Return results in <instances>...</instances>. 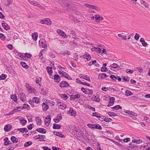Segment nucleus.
<instances>
[{"label": "nucleus", "instance_id": "nucleus-22", "mask_svg": "<svg viewBox=\"0 0 150 150\" xmlns=\"http://www.w3.org/2000/svg\"><path fill=\"white\" fill-rule=\"evenodd\" d=\"M17 130L18 131H20V132L22 133L25 132V133H26L28 132V130L25 127L21 128H18L17 129Z\"/></svg>", "mask_w": 150, "mask_h": 150}, {"label": "nucleus", "instance_id": "nucleus-19", "mask_svg": "<svg viewBox=\"0 0 150 150\" xmlns=\"http://www.w3.org/2000/svg\"><path fill=\"white\" fill-rule=\"evenodd\" d=\"M42 106V109L44 111H46L49 108L48 105L44 103H43Z\"/></svg>", "mask_w": 150, "mask_h": 150}, {"label": "nucleus", "instance_id": "nucleus-26", "mask_svg": "<svg viewBox=\"0 0 150 150\" xmlns=\"http://www.w3.org/2000/svg\"><path fill=\"white\" fill-rule=\"evenodd\" d=\"M38 132L43 134H45L47 132V130L43 128H38Z\"/></svg>", "mask_w": 150, "mask_h": 150}, {"label": "nucleus", "instance_id": "nucleus-37", "mask_svg": "<svg viewBox=\"0 0 150 150\" xmlns=\"http://www.w3.org/2000/svg\"><path fill=\"white\" fill-rule=\"evenodd\" d=\"M11 97L14 102H16L17 100V96L16 94H12Z\"/></svg>", "mask_w": 150, "mask_h": 150}, {"label": "nucleus", "instance_id": "nucleus-58", "mask_svg": "<svg viewBox=\"0 0 150 150\" xmlns=\"http://www.w3.org/2000/svg\"><path fill=\"white\" fill-rule=\"evenodd\" d=\"M41 91L40 92V94L43 95H45L46 94V93L43 88H41Z\"/></svg>", "mask_w": 150, "mask_h": 150}, {"label": "nucleus", "instance_id": "nucleus-42", "mask_svg": "<svg viewBox=\"0 0 150 150\" xmlns=\"http://www.w3.org/2000/svg\"><path fill=\"white\" fill-rule=\"evenodd\" d=\"M20 122L23 126H24L26 124L27 121L25 120L21 119L20 120Z\"/></svg>", "mask_w": 150, "mask_h": 150}, {"label": "nucleus", "instance_id": "nucleus-48", "mask_svg": "<svg viewBox=\"0 0 150 150\" xmlns=\"http://www.w3.org/2000/svg\"><path fill=\"white\" fill-rule=\"evenodd\" d=\"M87 93V94H88L89 96L90 97H91L93 95V91H92V90L88 89Z\"/></svg>", "mask_w": 150, "mask_h": 150}, {"label": "nucleus", "instance_id": "nucleus-36", "mask_svg": "<svg viewBox=\"0 0 150 150\" xmlns=\"http://www.w3.org/2000/svg\"><path fill=\"white\" fill-rule=\"evenodd\" d=\"M32 37L33 39L35 41H36L38 38V33H35L32 34Z\"/></svg>", "mask_w": 150, "mask_h": 150}, {"label": "nucleus", "instance_id": "nucleus-43", "mask_svg": "<svg viewBox=\"0 0 150 150\" xmlns=\"http://www.w3.org/2000/svg\"><path fill=\"white\" fill-rule=\"evenodd\" d=\"M125 93H126L125 96H129L133 94L131 91L129 90H127L125 91Z\"/></svg>", "mask_w": 150, "mask_h": 150}, {"label": "nucleus", "instance_id": "nucleus-12", "mask_svg": "<svg viewBox=\"0 0 150 150\" xmlns=\"http://www.w3.org/2000/svg\"><path fill=\"white\" fill-rule=\"evenodd\" d=\"M95 19L96 22H98L100 21H102L103 19V18L100 16L99 15H95Z\"/></svg>", "mask_w": 150, "mask_h": 150}, {"label": "nucleus", "instance_id": "nucleus-28", "mask_svg": "<svg viewBox=\"0 0 150 150\" xmlns=\"http://www.w3.org/2000/svg\"><path fill=\"white\" fill-rule=\"evenodd\" d=\"M55 81L59 83L60 81V79L59 75H54V76Z\"/></svg>", "mask_w": 150, "mask_h": 150}, {"label": "nucleus", "instance_id": "nucleus-13", "mask_svg": "<svg viewBox=\"0 0 150 150\" xmlns=\"http://www.w3.org/2000/svg\"><path fill=\"white\" fill-rule=\"evenodd\" d=\"M53 133L54 135L59 137L61 138H64L65 137V136L62 134L61 132L54 131V132Z\"/></svg>", "mask_w": 150, "mask_h": 150}, {"label": "nucleus", "instance_id": "nucleus-38", "mask_svg": "<svg viewBox=\"0 0 150 150\" xmlns=\"http://www.w3.org/2000/svg\"><path fill=\"white\" fill-rule=\"evenodd\" d=\"M22 109H26L28 110L30 109L29 106L27 104L25 103L23 104V106L21 108Z\"/></svg>", "mask_w": 150, "mask_h": 150}, {"label": "nucleus", "instance_id": "nucleus-25", "mask_svg": "<svg viewBox=\"0 0 150 150\" xmlns=\"http://www.w3.org/2000/svg\"><path fill=\"white\" fill-rule=\"evenodd\" d=\"M68 112L71 116H75L76 115V112L72 109L70 108Z\"/></svg>", "mask_w": 150, "mask_h": 150}, {"label": "nucleus", "instance_id": "nucleus-15", "mask_svg": "<svg viewBox=\"0 0 150 150\" xmlns=\"http://www.w3.org/2000/svg\"><path fill=\"white\" fill-rule=\"evenodd\" d=\"M84 5L86 7L88 8H89L92 9H94L96 10H97V7L95 6L92 5L88 4H85Z\"/></svg>", "mask_w": 150, "mask_h": 150}, {"label": "nucleus", "instance_id": "nucleus-54", "mask_svg": "<svg viewBox=\"0 0 150 150\" xmlns=\"http://www.w3.org/2000/svg\"><path fill=\"white\" fill-rule=\"evenodd\" d=\"M118 36L120 38H122L123 40H126L127 39V36H124L123 35H122L120 34H118Z\"/></svg>", "mask_w": 150, "mask_h": 150}, {"label": "nucleus", "instance_id": "nucleus-60", "mask_svg": "<svg viewBox=\"0 0 150 150\" xmlns=\"http://www.w3.org/2000/svg\"><path fill=\"white\" fill-rule=\"evenodd\" d=\"M110 78L112 79L114 81H116L117 79V77H116L115 75H112L110 76Z\"/></svg>", "mask_w": 150, "mask_h": 150}, {"label": "nucleus", "instance_id": "nucleus-35", "mask_svg": "<svg viewBox=\"0 0 150 150\" xmlns=\"http://www.w3.org/2000/svg\"><path fill=\"white\" fill-rule=\"evenodd\" d=\"M52 67H47L46 68L48 73L49 75H51L52 73Z\"/></svg>", "mask_w": 150, "mask_h": 150}, {"label": "nucleus", "instance_id": "nucleus-3", "mask_svg": "<svg viewBox=\"0 0 150 150\" xmlns=\"http://www.w3.org/2000/svg\"><path fill=\"white\" fill-rule=\"evenodd\" d=\"M39 46L40 47L45 48L47 47L46 41L44 39H41L39 41Z\"/></svg>", "mask_w": 150, "mask_h": 150}, {"label": "nucleus", "instance_id": "nucleus-4", "mask_svg": "<svg viewBox=\"0 0 150 150\" xmlns=\"http://www.w3.org/2000/svg\"><path fill=\"white\" fill-rule=\"evenodd\" d=\"M58 73L60 75L64 77H65V78L69 80H71L72 79L67 73L63 71H58Z\"/></svg>", "mask_w": 150, "mask_h": 150}, {"label": "nucleus", "instance_id": "nucleus-9", "mask_svg": "<svg viewBox=\"0 0 150 150\" xmlns=\"http://www.w3.org/2000/svg\"><path fill=\"white\" fill-rule=\"evenodd\" d=\"M19 96L20 97V99L23 102H25L26 100V97L25 96V94L23 93H21Z\"/></svg>", "mask_w": 150, "mask_h": 150}, {"label": "nucleus", "instance_id": "nucleus-53", "mask_svg": "<svg viewBox=\"0 0 150 150\" xmlns=\"http://www.w3.org/2000/svg\"><path fill=\"white\" fill-rule=\"evenodd\" d=\"M81 78L83 79H86V80H87V81H91V80H90V79L89 76H88L86 75V76H82L81 77Z\"/></svg>", "mask_w": 150, "mask_h": 150}, {"label": "nucleus", "instance_id": "nucleus-57", "mask_svg": "<svg viewBox=\"0 0 150 150\" xmlns=\"http://www.w3.org/2000/svg\"><path fill=\"white\" fill-rule=\"evenodd\" d=\"M8 139L7 137H5L4 139V145L5 146H7V143L8 141Z\"/></svg>", "mask_w": 150, "mask_h": 150}, {"label": "nucleus", "instance_id": "nucleus-63", "mask_svg": "<svg viewBox=\"0 0 150 150\" xmlns=\"http://www.w3.org/2000/svg\"><path fill=\"white\" fill-rule=\"evenodd\" d=\"M140 35L138 34L137 33H136V34H135V35L134 36V39L137 40H139V37H140Z\"/></svg>", "mask_w": 150, "mask_h": 150}, {"label": "nucleus", "instance_id": "nucleus-39", "mask_svg": "<svg viewBox=\"0 0 150 150\" xmlns=\"http://www.w3.org/2000/svg\"><path fill=\"white\" fill-rule=\"evenodd\" d=\"M60 54L64 56H65L66 54L69 55L70 54V52L69 51H66L65 52H61Z\"/></svg>", "mask_w": 150, "mask_h": 150}, {"label": "nucleus", "instance_id": "nucleus-40", "mask_svg": "<svg viewBox=\"0 0 150 150\" xmlns=\"http://www.w3.org/2000/svg\"><path fill=\"white\" fill-rule=\"evenodd\" d=\"M7 77L6 74H3L0 76V80H4L6 79Z\"/></svg>", "mask_w": 150, "mask_h": 150}, {"label": "nucleus", "instance_id": "nucleus-61", "mask_svg": "<svg viewBox=\"0 0 150 150\" xmlns=\"http://www.w3.org/2000/svg\"><path fill=\"white\" fill-rule=\"evenodd\" d=\"M8 48L10 50H12L13 48V46L12 44H9L7 45V46Z\"/></svg>", "mask_w": 150, "mask_h": 150}, {"label": "nucleus", "instance_id": "nucleus-30", "mask_svg": "<svg viewBox=\"0 0 150 150\" xmlns=\"http://www.w3.org/2000/svg\"><path fill=\"white\" fill-rule=\"evenodd\" d=\"M20 64L23 68L25 69H28L29 67L28 65L26 63L24 62H21L20 63Z\"/></svg>", "mask_w": 150, "mask_h": 150}, {"label": "nucleus", "instance_id": "nucleus-44", "mask_svg": "<svg viewBox=\"0 0 150 150\" xmlns=\"http://www.w3.org/2000/svg\"><path fill=\"white\" fill-rule=\"evenodd\" d=\"M25 55L24 56V58H25V57H27L28 58H30L32 57V55L30 53H25L24 54Z\"/></svg>", "mask_w": 150, "mask_h": 150}, {"label": "nucleus", "instance_id": "nucleus-52", "mask_svg": "<svg viewBox=\"0 0 150 150\" xmlns=\"http://www.w3.org/2000/svg\"><path fill=\"white\" fill-rule=\"evenodd\" d=\"M87 126L89 128L92 129H94L95 124H88L87 125Z\"/></svg>", "mask_w": 150, "mask_h": 150}, {"label": "nucleus", "instance_id": "nucleus-55", "mask_svg": "<svg viewBox=\"0 0 150 150\" xmlns=\"http://www.w3.org/2000/svg\"><path fill=\"white\" fill-rule=\"evenodd\" d=\"M88 89H86L83 87H82L81 88V91L85 93L86 94H88Z\"/></svg>", "mask_w": 150, "mask_h": 150}, {"label": "nucleus", "instance_id": "nucleus-34", "mask_svg": "<svg viewBox=\"0 0 150 150\" xmlns=\"http://www.w3.org/2000/svg\"><path fill=\"white\" fill-rule=\"evenodd\" d=\"M140 42L144 47H146L147 45V43L145 41L144 39L143 38H142L140 39Z\"/></svg>", "mask_w": 150, "mask_h": 150}, {"label": "nucleus", "instance_id": "nucleus-41", "mask_svg": "<svg viewBox=\"0 0 150 150\" xmlns=\"http://www.w3.org/2000/svg\"><path fill=\"white\" fill-rule=\"evenodd\" d=\"M60 96L64 100H66L69 97L66 94H61Z\"/></svg>", "mask_w": 150, "mask_h": 150}, {"label": "nucleus", "instance_id": "nucleus-46", "mask_svg": "<svg viewBox=\"0 0 150 150\" xmlns=\"http://www.w3.org/2000/svg\"><path fill=\"white\" fill-rule=\"evenodd\" d=\"M132 142L135 143L139 144L142 142V140L140 139H134L132 140Z\"/></svg>", "mask_w": 150, "mask_h": 150}, {"label": "nucleus", "instance_id": "nucleus-11", "mask_svg": "<svg viewBox=\"0 0 150 150\" xmlns=\"http://www.w3.org/2000/svg\"><path fill=\"white\" fill-rule=\"evenodd\" d=\"M2 25L6 30H8L10 29V26L4 21L2 22Z\"/></svg>", "mask_w": 150, "mask_h": 150}, {"label": "nucleus", "instance_id": "nucleus-10", "mask_svg": "<svg viewBox=\"0 0 150 150\" xmlns=\"http://www.w3.org/2000/svg\"><path fill=\"white\" fill-rule=\"evenodd\" d=\"M115 98L114 97H110V99L108 105H107L108 107H110L113 105Z\"/></svg>", "mask_w": 150, "mask_h": 150}, {"label": "nucleus", "instance_id": "nucleus-47", "mask_svg": "<svg viewBox=\"0 0 150 150\" xmlns=\"http://www.w3.org/2000/svg\"><path fill=\"white\" fill-rule=\"evenodd\" d=\"M32 144V142L31 141L26 142L24 144V146L25 147H26L31 145Z\"/></svg>", "mask_w": 150, "mask_h": 150}, {"label": "nucleus", "instance_id": "nucleus-1", "mask_svg": "<svg viewBox=\"0 0 150 150\" xmlns=\"http://www.w3.org/2000/svg\"><path fill=\"white\" fill-rule=\"evenodd\" d=\"M25 86L28 93H33L35 94H36V90L34 88L31 87L29 83H26L25 84Z\"/></svg>", "mask_w": 150, "mask_h": 150}, {"label": "nucleus", "instance_id": "nucleus-17", "mask_svg": "<svg viewBox=\"0 0 150 150\" xmlns=\"http://www.w3.org/2000/svg\"><path fill=\"white\" fill-rule=\"evenodd\" d=\"M57 103L59 105V107L60 109H65L66 106L65 104H64L63 103L59 101H57Z\"/></svg>", "mask_w": 150, "mask_h": 150}, {"label": "nucleus", "instance_id": "nucleus-31", "mask_svg": "<svg viewBox=\"0 0 150 150\" xmlns=\"http://www.w3.org/2000/svg\"><path fill=\"white\" fill-rule=\"evenodd\" d=\"M61 126L60 125L55 123L53 124L52 127L54 129H60L61 128Z\"/></svg>", "mask_w": 150, "mask_h": 150}, {"label": "nucleus", "instance_id": "nucleus-2", "mask_svg": "<svg viewBox=\"0 0 150 150\" xmlns=\"http://www.w3.org/2000/svg\"><path fill=\"white\" fill-rule=\"evenodd\" d=\"M57 2L63 7L69 8L70 6V4L67 2L70 0H57Z\"/></svg>", "mask_w": 150, "mask_h": 150}, {"label": "nucleus", "instance_id": "nucleus-21", "mask_svg": "<svg viewBox=\"0 0 150 150\" xmlns=\"http://www.w3.org/2000/svg\"><path fill=\"white\" fill-rule=\"evenodd\" d=\"M110 69L112 70H114V69L118 67L119 66L116 63H113L110 65Z\"/></svg>", "mask_w": 150, "mask_h": 150}, {"label": "nucleus", "instance_id": "nucleus-32", "mask_svg": "<svg viewBox=\"0 0 150 150\" xmlns=\"http://www.w3.org/2000/svg\"><path fill=\"white\" fill-rule=\"evenodd\" d=\"M92 115L94 117H96L99 119L101 118V115L97 112L93 113Z\"/></svg>", "mask_w": 150, "mask_h": 150}, {"label": "nucleus", "instance_id": "nucleus-56", "mask_svg": "<svg viewBox=\"0 0 150 150\" xmlns=\"http://www.w3.org/2000/svg\"><path fill=\"white\" fill-rule=\"evenodd\" d=\"M92 64L97 67H99L100 66L98 63H97L96 61V60L92 61Z\"/></svg>", "mask_w": 150, "mask_h": 150}, {"label": "nucleus", "instance_id": "nucleus-64", "mask_svg": "<svg viewBox=\"0 0 150 150\" xmlns=\"http://www.w3.org/2000/svg\"><path fill=\"white\" fill-rule=\"evenodd\" d=\"M52 150H62L60 148L54 146L52 147Z\"/></svg>", "mask_w": 150, "mask_h": 150}, {"label": "nucleus", "instance_id": "nucleus-23", "mask_svg": "<svg viewBox=\"0 0 150 150\" xmlns=\"http://www.w3.org/2000/svg\"><path fill=\"white\" fill-rule=\"evenodd\" d=\"M45 137V135L38 134V139L39 141H45L44 139Z\"/></svg>", "mask_w": 150, "mask_h": 150}, {"label": "nucleus", "instance_id": "nucleus-29", "mask_svg": "<svg viewBox=\"0 0 150 150\" xmlns=\"http://www.w3.org/2000/svg\"><path fill=\"white\" fill-rule=\"evenodd\" d=\"M140 2L141 4L144 6L146 8H149L148 4L145 1L141 0Z\"/></svg>", "mask_w": 150, "mask_h": 150}, {"label": "nucleus", "instance_id": "nucleus-49", "mask_svg": "<svg viewBox=\"0 0 150 150\" xmlns=\"http://www.w3.org/2000/svg\"><path fill=\"white\" fill-rule=\"evenodd\" d=\"M122 107L120 105H117L112 108L115 110H118L119 109H121Z\"/></svg>", "mask_w": 150, "mask_h": 150}, {"label": "nucleus", "instance_id": "nucleus-24", "mask_svg": "<svg viewBox=\"0 0 150 150\" xmlns=\"http://www.w3.org/2000/svg\"><path fill=\"white\" fill-rule=\"evenodd\" d=\"M11 140L14 144L17 143L18 141V139L14 136L11 137Z\"/></svg>", "mask_w": 150, "mask_h": 150}, {"label": "nucleus", "instance_id": "nucleus-5", "mask_svg": "<svg viewBox=\"0 0 150 150\" xmlns=\"http://www.w3.org/2000/svg\"><path fill=\"white\" fill-rule=\"evenodd\" d=\"M57 32L60 36L64 38H67V36L65 33L60 29H57Z\"/></svg>", "mask_w": 150, "mask_h": 150}, {"label": "nucleus", "instance_id": "nucleus-18", "mask_svg": "<svg viewBox=\"0 0 150 150\" xmlns=\"http://www.w3.org/2000/svg\"><path fill=\"white\" fill-rule=\"evenodd\" d=\"M107 75L105 73L99 74L98 76V79H104L105 78L107 77Z\"/></svg>", "mask_w": 150, "mask_h": 150}, {"label": "nucleus", "instance_id": "nucleus-50", "mask_svg": "<svg viewBox=\"0 0 150 150\" xmlns=\"http://www.w3.org/2000/svg\"><path fill=\"white\" fill-rule=\"evenodd\" d=\"M108 115L110 116V117L113 116L115 117L117 115V114L113 112H109L108 113Z\"/></svg>", "mask_w": 150, "mask_h": 150}, {"label": "nucleus", "instance_id": "nucleus-62", "mask_svg": "<svg viewBox=\"0 0 150 150\" xmlns=\"http://www.w3.org/2000/svg\"><path fill=\"white\" fill-rule=\"evenodd\" d=\"M129 114L134 117H136L137 116V114L136 113L132 111L130 112V113H129Z\"/></svg>", "mask_w": 150, "mask_h": 150}, {"label": "nucleus", "instance_id": "nucleus-33", "mask_svg": "<svg viewBox=\"0 0 150 150\" xmlns=\"http://www.w3.org/2000/svg\"><path fill=\"white\" fill-rule=\"evenodd\" d=\"M85 55H86L85 58H86L88 61H89L91 59V57L90 55L87 52H85Z\"/></svg>", "mask_w": 150, "mask_h": 150}, {"label": "nucleus", "instance_id": "nucleus-14", "mask_svg": "<svg viewBox=\"0 0 150 150\" xmlns=\"http://www.w3.org/2000/svg\"><path fill=\"white\" fill-rule=\"evenodd\" d=\"M47 49H44L41 51L40 52L39 54V57L42 59L43 58V54H45L47 51Z\"/></svg>", "mask_w": 150, "mask_h": 150}, {"label": "nucleus", "instance_id": "nucleus-51", "mask_svg": "<svg viewBox=\"0 0 150 150\" xmlns=\"http://www.w3.org/2000/svg\"><path fill=\"white\" fill-rule=\"evenodd\" d=\"M69 18L72 21H74V22H79V21L77 20L76 18H75L72 16H69Z\"/></svg>", "mask_w": 150, "mask_h": 150}, {"label": "nucleus", "instance_id": "nucleus-20", "mask_svg": "<svg viewBox=\"0 0 150 150\" xmlns=\"http://www.w3.org/2000/svg\"><path fill=\"white\" fill-rule=\"evenodd\" d=\"M44 101H45V102L46 104H48L49 105L52 106L54 104V103L52 101H50L46 99H43Z\"/></svg>", "mask_w": 150, "mask_h": 150}, {"label": "nucleus", "instance_id": "nucleus-16", "mask_svg": "<svg viewBox=\"0 0 150 150\" xmlns=\"http://www.w3.org/2000/svg\"><path fill=\"white\" fill-rule=\"evenodd\" d=\"M12 128V126L9 125H6L4 128V130L6 132L9 131L11 128Z\"/></svg>", "mask_w": 150, "mask_h": 150}, {"label": "nucleus", "instance_id": "nucleus-27", "mask_svg": "<svg viewBox=\"0 0 150 150\" xmlns=\"http://www.w3.org/2000/svg\"><path fill=\"white\" fill-rule=\"evenodd\" d=\"M92 51H95L98 53H100L101 51V50L98 47H93L91 49Z\"/></svg>", "mask_w": 150, "mask_h": 150}, {"label": "nucleus", "instance_id": "nucleus-7", "mask_svg": "<svg viewBox=\"0 0 150 150\" xmlns=\"http://www.w3.org/2000/svg\"><path fill=\"white\" fill-rule=\"evenodd\" d=\"M51 120L50 115H47L45 119V124L46 126H48L50 124Z\"/></svg>", "mask_w": 150, "mask_h": 150}, {"label": "nucleus", "instance_id": "nucleus-6", "mask_svg": "<svg viewBox=\"0 0 150 150\" xmlns=\"http://www.w3.org/2000/svg\"><path fill=\"white\" fill-rule=\"evenodd\" d=\"M40 22L42 24H45L47 25H50L51 24V20L48 18L42 19L40 21Z\"/></svg>", "mask_w": 150, "mask_h": 150}, {"label": "nucleus", "instance_id": "nucleus-8", "mask_svg": "<svg viewBox=\"0 0 150 150\" xmlns=\"http://www.w3.org/2000/svg\"><path fill=\"white\" fill-rule=\"evenodd\" d=\"M69 85L66 81H62L59 84V86L62 88H65L69 87Z\"/></svg>", "mask_w": 150, "mask_h": 150}, {"label": "nucleus", "instance_id": "nucleus-59", "mask_svg": "<svg viewBox=\"0 0 150 150\" xmlns=\"http://www.w3.org/2000/svg\"><path fill=\"white\" fill-rule=\"evenodd\" d=\"M33 124H30L27 126V128L29 130H31L33 128Z\"/></svg>", "mask_w": 150, "mask_h": 150}, {"label": "nucleus", "instance_id": "nucleus-45", "mask_svg": "<svg viewBox=\"0 0 150 150\" xmlns=\"http://www.w3.org/2000/svg\"><path fill=\"white\" fill-rule=\"evenodd\" d=\"M94 129H98L99 130H101L102 129V128L101 126L100 125H99L97 124H95V126H94Z\"/></svg>", "mask_w": 150, "mask_h": 150}]
</instances>
